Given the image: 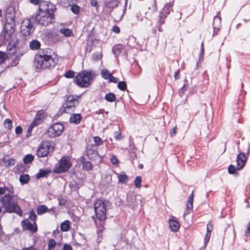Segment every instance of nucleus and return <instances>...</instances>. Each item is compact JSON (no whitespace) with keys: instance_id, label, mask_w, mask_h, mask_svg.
I'll use <instances>...</instances> for the list:
<instances>
[{"instance_id":"1","label":"nucleus","mask_w":250,"mask_h":250,"mask_svg":"<svg viewBox=\"0 0 250 250\" xmlns=\"http://www.w3.org/2000/svg\"><path fill=\"white\" fill-rule=\"evenodd\" d=\"M47 8L42 10L39 7V13L34 17V20L38 24L47 26L52 23L54 19V13L56 10V6L51 2L47 3Z\"/></svg>"},{"instance_id":"2","label":"nucleus","mask_w":250,"mask_h":250,"mask_svg":"<svg viewBox=\"0 0 250 250\" xmlns=\"http://www.w3.org/2000/svg\"><path fill=\"white\" fill-rule=\"evenodd\" d=\"M0 202L2 204V207L5 209V212L16 213L21 216L22 215V210L14 196L6 194L0 198Z\"/></svg>"},{"instance_id":"3","label":"nucleus","mask_w":250,"mask_h":250,"mask_svg":"<svg viewBox=\"0 0 250 250\" xmlns=\"http://www.w3.org/2000/svg\"><path fill=\"white\" fill-rule=\"evenodd\" d=\"M56 64L55 60L50 56L40 52L35 56L34 65L37 68H47L54 67Z\"/></svg>"},{"instance_id":"4","label":"nucleus","mask_w":250,"mask_h":250,"mask_svg":"<svg viewBox=\"0 0 250 250\" xmlns=\"http://www.w3.org/2000/svg\"><path fill=\"white\" fill-rule=\"evenodd\" d=\"M93 77V75L90 72L83 70L77 74L74 80L79 86L87 87L92 83Z\"/></svg>"},{"instance_id":"5","label":"nucleus","mask_w":250,"mask_h":250,"mask_svg":"<svg viewBox=\"0 0 250 250\" xmlns=\"http://www.w3.org/2000/svg\"><path fill=\"white\" fill-rule=\"evenodd\" d=\"M107 203L101 200H97L94 204V210L97 218L100 221L106 219V206Z\"/></svg>"},{"instance_id":"6","label":"nucleus","mask_w":250,"mask_h":250,"mask_svg":"<svg viewBox=\"0 0 250 250\" xmlns=\"http://www.w3.org/2000/svg\"><path fill=\"white\" fill-rule=\"evenodd\" d=\"M53 144L51 142L45 141L40 145L37 151V155L39 157H45L49 153L53 151Z\"/></svg>"},{"instance_id":"7","label":"nucleus","mask_w":250,"mask_h":250,"mask_svg":"<svg viewBox=\"0 0 250 250\" xmlns=\"http://www.w3.org/2000/svg\"><path fill=\"white\" fill-rule=\"evenodd\" d=\"M34 18L26 19L23 20L21 25V32L24 36L31 35L34 31L32 24Z\"/></svg>"},{"instance_id":"8","label":"nucleus","mask_w":250,"mask_h":250,"mask_svg":"<svg viewBox=\"0 0 250 250\" xmlns=\"http://www.w3.org/2000/svg\"><path fill=\"white\" fill-rule=\"evenodd\" d=\"M15 24L6 23L2 33V37L3 40L9 41L12 39H16L14 37V33L15 31Z\"/></svg>"},{"instance_id":"9","label":"nucleus","mask_w":250,"mask_h":250,"mask_svg":"<svg viewBox=\"0 0 250 250\" xmlns=\"http://www.w3.org/2000/svg\"><path fill=\"white\" fill-rule=\"evenodd\" d=\"M63 126L61 123H55L49 127L47 134L49 137L55 138L60 136L62 132Z\"/></svg>"},{"instance_id":"10","label":"nucleus","mask_w":250,"mask_h":250,"mask_svg":"<svg viewBox=\"0 0 250 250\" xmlns=\"http://www.w3.org/2000/svg\"><path fill=\"white\" fill-rule=\"evenodd\" d=\"M71 166L69 158L62 157L56 165L55 171L58 173L65 171L70 167Z\"/></svg>"},{"instance_id":"11","label":"nucleus","mask_w":250,"mask_h":250,"mask_svg":"<svg viewBox=\"0 0 250 250\" xmlns=\"http://www.w3.org/2000/svg\"><path fill=\"white\" fill-rule=\"evenodd\" d=\"M137 196H139L133 192H129L126 196V204L131 208H134L136 207L138 202L137 201Z\"/></svg>"},{"instance_id":"12","label":"nucleus","mask_w":250,"mask_h":250,"mask_svg":"<svg viewBox=\"0 0 250 250\" xmlns=\"http://www.w3.org/2000/svg\"><path fill=\"white\" fill-rule=\"evenodd\" d=\"M78 104L77 99H74L72 96H69L67 98L64 107V111L66 113H69L74 110L75 107Z\"/></svg>"},{"instance_id":"13","label":"nucleus","mask_w":250,"mask_h":250,"mask_svg":"<svg viewBox=\"0 0 250 250\" xmlns=\"http://www.w3.org/2000/svg\"><path fill=\"white\" fill-rule=\"evenodd\" d=\"M5 17L6 22L15 24L16 11L13 6L8 7L6 10Z\"/></svg>"},{"instance_id":"14","label":"nucleus","mask_w":250,"mask_h":250,"mask_svg":"<svg viewBox=\"0 0 250 250\" xmlns=\"http://www.w3.org/2000/svg\"><path fill=\"white\" fill-rule=\"evenodd\" d=\"M172 5L173 3L170 2L166 4L164 8L160 11L159 20V23L160 25H162L164 23V20L169 14V9L172 7Z\"/></svg>"},{"instance_id":"15","label":"nucleus","mask_w":250,"mask_h":250,"mask_svg":"<svg viewBox=\"0 0 250 250\" xmlns=\"http://www.w3.org/2000/svg\"><path fill=\"white\" fill-rule=\"evenodd\" d=\"M24 229H28L32 233H35L37 230V227L35 222H31L29 219L23 220L21 222Z\"/></svg>"},{"instance_id":"16","label":"nucleus","mask_w":250,"mask_h":250,"mask_svg":"<svg viewBox=\"0 0 250 250\" xmlns=\"http://www.w3.org/2000/svg\"><path fill=\"white\" fill-rule=\"evenodd\" d=\"M246 161L245 154L243 152H240L237 156V169H241L245 165Z\"/></svg>"},{"instance_id":"17","label":"nucleus","mask_w":250,"mask_h":250,"mask_svg":"<svg viewBox=\"0 0 250 250\" xmlns=\"http://www.w3.org/2000/svg\"><path fill=\"white\" fill-rule=\"evenodd\" d=\"M193 191L192 192L191 194L188 197V200L186 205V210L184 213L183 216L185 217L186 215L189 213V211L193 208Z\"/></svg>"},{"instance_id":"18","label":"nucleus","mask_w":250,"mask_h":250,"mask_svg":"<svg viewBox=\"0 0 250 250\" xmlns=\"http://www.w3.org/2000/svg\"><path fill=\"white\" fill-rule=\"evenodd\" d=\"M9 41V42L7 46V50L9 51L10 54H14L16 52V48L18 40L17 39H15Z\"/></svg>"},{"instance_id":"19","label":"nucleus","mask_w":250,"mask_h":250,"mask_svg":"<svg viewBox=\"0 0 250 250\" xmlns=\"http://www.w3.org/2000/svg\"><path fill=\"white\" fill-rule=\"evenodd\" d=\"M221 18L219 16H216L214 17L213 21V27L214 29L213 35L216 34L220 29L221 26Z\"/></svg>"},{"instance_id":"20","label":"nucleus","mask_w":250,"mask_h":250,"mask_svg":"<svg viewBox=\"0 0 250 250\" xmlns=\"http://www.w3.org/2000/svg\"><path fill=\"white\" fill-rule=\"evenodd\" d=\"M44 112L43 111H39L32 123L37 126L40 125L43 120Z\"/></svg>"},{"instance_id":"21","label":"nucleus","mask_w":250,"mask_h":250,"mask_svg":"<svg viewBox=\"0 0 250 250\" xmlns=\"http://www.w3.org/2000/svg\"><path fill=\"white\" fill-rule=\"evenodd\" d=\"M169 226L170 229L174 232L177 231L180 227L178 222L173 219H171L169 220Z\"/></svg>"},{"instance_id":"22","label":"nucleus","mask_w":250,"mask_h":250,"mask_svg":"<svg viewBox=\"0 0 250 250\" xmlns=\"http://www.w3.org/2000/svg\"><path fill=\"white\" fill-rule=\"evenodd\" d=\"M82 116L80 114H74L70 116V122L76 125L80 123Z\"/></svg>"},{"instance_id":"23","label":"nucleus","mask_w":250,"mask_h":250,"mask_svg":"<svg viewBox=\"0 0 250 250\" xmlns=\"http://www.w3.org/2000/svg\"><path fill=\"white\" fill-rule=\"evenodd\" d=\"M29 46L32 50H36L40 48V42L37 40H34L29 43Z\"/></svg>"},{"instance_id":"24","label":"nucleus","mask_w":250,"mask_h":250,"mask_svg":"<svg viewBox=\"0 0 250 250\" xmlns=\"http://www.w3.org/2000/svg\"><path fill=\"white\" fill-rule=\"evenodd\" d=\"M87 156L91 160H94L98 158V154L96 150L89 149L87 150Z\"/></svg>"},{"instance_id":"25","label":"nucleus","mask_w":250,"mask_h":250,"mask_svg":"<svg viewBox=\"0 0 250 250\" xmlns=\"http://www.w3.org/2000/svg\"><path fill=\"white\" fill-rule=\"evenodd\" d=\"M2 161L6 167H10L15 165V160L13 158L4 157L3 158Z\"/></svg>"},{"instance_id":"26","label":"nucleus","mask_w":250,"mask_h":250,"mask_svg":"<svg viewBox=\"0 0 250 250\" xmlns=\"http://www.w3.org/2000/svg\"><path fill=\"white\" fill-rule=\"evenodd\" d=\"M37 211L38 214L41 215L50 211V210L45 205H41L38 207Z\"/></svg>"},{"instance_id":"27","label":"nucleus","mask_w":250,"mask_h":250,"mask_svg":"<svg viewBox=\"0 0 250 250\" xmlns=\"http://www.w3.org/2000/svg\"><path fill=\"white\" fill-rule=\"evenodd\" d=\"M118 4V0H106V5L107 7L110 8H114L117 7Z\"/></svg>"},{"instance_id":"28","label":"nucleus","mask_w":250,"mask_h":250,"mask_svg":"<svg viewBox=\"0 0 250 250\" xmlns=\"http://www.w3.org/2000/svg\"><path fill=\"white\" fill-rule=\"evenodd\" d=\"M70 228V222L66 220L61 224V229L62 231H67Z\"/></svg>"},{"instance_id":"29","label":"nucleus","mask_w":250,"mask_h":250,"mask_svg":"<svg viewBox=\"0 0 250 250\" xmlns=\"http://www.w3.org/2000/svg\"><path fill=\"white\" fill-rule=\"evenodd\" d=\"M118 179L119 182L122 184H125L128 181V177L124 173L119 174Z\"/></svg>"},{"instance_id":"30","label":"nucleus","mask_w":250,"mask_h":250,"mask_svg":"<svg viewBox=\"0 0 250 250\" xmlns=\"http://www.w3.org/2000/svg\"><path fill=\"white\" fill-rule=\"evenodd\" d=\"M29 176L28 174H22L20 177V181L22 184H25L28 182Z\"/></svg>"},{"instance_id":"31","label":"nucleus","mask_w":250,"mask_h":250,"mask_svg":"<svg viewBox=\"0 0 250 250\" xmlns=\"http://www.w3.org/2000/svg\"><path fill=\"white\" fill-rule=\"evenodd\" d=\"M60 32L66 37H70L73 35L71 30L68 28H63L60 30Z\"/></svg>"},{"instance_id":"32","label":"nucleus","mask_w":250,"mask_h":250,"mask_svg":"<svg viewBox=\"0 0 250 250\" xmlns=\"http://www.w3.org/2000/svg\"><path fill=\"white\" fill-rule=\"evenodd\" d=\"M116 97L115 95L112 93H110L108 94H106L105 96V99L109 102H113L115 100Z\"/></svg>"},{"instance_id":"33","label":"nucleus","mask_w":250,"mask_h":250,"mask_svg":"<svg viewBox=\"0 0 250 250\" xmlns=\"http://www.w3.org/2000/svg\"><path fill=\"white\" fill-rule=\"evenodd\" d=\"M111 74L106 69H104L101 72V76L104 79L108 80Z\"/></svg>"},{"instance_id":"34","label":"nucleus","mask_w":250,"mask_h":250,"mask_svg":"<svg viewBox=\"0 0 250 250\" xmlns=\"http://www.w3.org/2000/svg\"><path fill=\"white\" fill-rule=\"evenodd\" d=\"M33 159L34 156L33 155L27 154L23 158V162L25 164H28L33 161Z\"/></svg>"},{"instance_id":"35","label":"nucleus","mask_w":250,"mask_h":250,"mask_svg":"<svg viewBox=\"0 0 250 250\" xmlns=\"http://www.w3.org/2000/svg\"><path fill=\"white\" fill-rule=\"evenodd\" d=\"M49 172V171L47 170H40V171L36 174V176L38 178L43 177L45 176Z\"/></svg>"},{"instance_id":"36","label":"nucleus","mask_w":250,"mask_h":250,"mask_svg":"<svg viewBox=\"0 0 250 250\" xmlns=\"http://www.w3.org/2000/svg\"><path fill=\"white\" fill-rule=\"evenodd\" d=\"M102 57V52L97 51L92 54V58L94 61H98L101 59Z\"/></svg>"},{"instance_id":"37","label":"nucleus","mask_w":250,"mask_h":250,"mask_svg":"<svg viewBox=\"0 0 250 250\" xmlns=\"http://www.w3.org/2000/svg\"><path fill=\"white\" fill-rule=\"evenodd\" d=\"M5 128L10 129L12 126V121L9 119L5 120L3 123Z\"/></svg>"},{"instance_id":"38","label":"nucleus","mask_w":250,"mask_h":250,"mask_svg":"<svg viewBox=\"0 0 250 250\" xmlns=\"http://www.w3.org/2000/svg\"><path fill=\"white\" fill-rule=\"evenodd\" d=\"M142 178L141 177L139 176H137L135 179L134 184L137 188H139L141 186Z\"/></svg>"},{"instance_id":"39","label":"nucleus","mask_w":250,"mask_h":250,"mask_svg":"<svg viewBox=\"0 0 250 250\" xmlns=\"http://www.w3.org/2000/svg\"><path fill=\"white\" fill-rule=\"evenodd\" d=\"M83 168L86 170H90L92 169V165L90 162H84L83 165Z\"/></svg>"},{"instance_id":"40","label":"nucleus","mask_w":250,"mask_h":250,"mask_svg":"<svg viewBox=\"0 0 250 250\" xmlns=\"http://www.w3.org/2000/svg\"><path fill=\"white\" fill-rule=\"evenodd\" d=\"M56 245V243L54 239L49 240L48 244V250H51L54 249Z\"/></svg>"},{"instance_id":"41","label":"nucleus","mask_w":250,"mask_h":250,"mask_svg":"<svg viewBox=\"0 0 250 250\" xmlns=\"http://www.w3.org/2000/svg\"><path fill=\"white\" fill-rule=\"evenodd\" d=\"M118 87L122 91L126 89V84L125 82H120L118 84Z\"/></svg>"},{"instance_id":"42","label":"nucleus","mask_w":250,"mask_h":250,"mask_svg":"<svg viewBox=\"0 0 250 250\" xmlns=\"http://www.w3.org/2000/svg\"><path fill=\"white\" fill-rule=\"evenodd\" d=\"M75 75V73L72 70H69L65 72L64 76L66 78H72Z\"/></svg>"},{"instance_id":"43","label":"nucleus","mask_w":250,"mask_h":250,"mask_svg":"<svg viewBox=\"0 0 250 250\" xmlns=\"http://www.w3.org/2000/svg\"><path fill=\"white\" fill-rule=\"evenodd\" d=\"M210 235H211V232H209L208 231H207V232H206V234L205 235V240H204L205 247H206L207 244L208 243L209 238H210Z\"/></svg>"},{"instance_id":"44","label":"nucleus","mask_w":250,"mask_h":250,"mask_svg":"<svg viewBox=\"0 0 250 250\" xmlns=\"http://www.w3.org/2000/svg\"><path fill=\"white\" fill-rule=\"evenodd\" d=\"M71 10L73 13L77 14L79 13L80 7L77 5H72L71 6Z\"/></svg>"},{"instance_id":"45","label":"nucleus","mask_w":250,"mask_h":250,"mask_svg":"<svg viewBox=\"0 0 250 250\" xmlns=\"http://www.w3.org/2000/svg\"><path fill=\"white\" fill-rule=\"evenodd\" d=\"M114 137L117 140H121L123 139V137L122 135V133L120 131H116L114 132Z\"/></svg>"},{"instance_id":"46","label":"nucleus","mask_w":250,"mask_h":250,"mask_svg":"<svg viewBox=\"0 0 250 250\" xmlns=\"http://www.w3.org/2000/svg\"><path fill=\"white\" fill-rule=\"evenodd\" d=\"M94 141L96 146H100L103 143V140L99 137H95Z\"/></svg>"},{"instance_id":"47","label":"nucleus","mask_w":250,"mask_h":250,"mask_svg":"<svg viewBox=\"0 0 250 250\" xmlns=\"http://www.w3.org/2000/svg\"><path fill=\"white\" fill-rule=\"evenodd\" d=\"M95 224H96V226H97V231L98 232L102 231V230L104 229V226L103 223L100 222L99 225V226H98V223H97V221H95Z\"/></svg>"},{"instance_id":"48","label":"nucleus","mask_w":250,"mask_h":250,"mask_svg":"<svg viewBox=\"0 0 250 250\" xmlns=\"http://www.w3.org/2000/svg\"><path fill=\"white\" fill-rule=\"evenodd\" d=\"M110 160L111 163L113 165H117L118 163V160L117 158L113 155H110Z\"/></svg>"},{"instance_id":"49","label":"nucleus","mask_w":250,"mask_h":250,"mask_svg":"<svg viewBox=\"0 0 250 250\" xmlns=\"http://www.w3.org/2000/svg\"><path fill=\"white\" fill-rule=\"evenodd\" d=\"M7 55L5 53L0 52V63L3 62L6 59Z\"/></svg>"},{"instance_id":"50","label":"nucleus","mask_w":250,"mask_h":250,"mask_svg":"<svg viewBox=\"0 0 250 250\" xmlns=\"http://www.w3.org/2000/svg\"><path fill=\"white\" fill-rule=\"evenodd\" d=\"M36 217H37V216H36V214L33 211H30V214H29V219L32 221L34 222H35Z\"/></svg>"},{"instance_id":"51","label":"nucleus","mask_w":250,"mask_h":250,"mask_svg":"<svg viewBox=\"0 0 250 250\" xmlns=\"http://www.w3.org/2000/svg\"><path fill=\"white\" fill-rule=\"evenodd\" d=\"M236 167L233 165H230L228 167V172L230 174H234L235 172Z\"/></svg>"},{"instance_id":"52","label":"nucleus","mask_w":250,"mask_h":250,"mask_svg":"<svg viewBox=\"0 0 250 250\" xmlns=\"http://www.w3.org/2000/svg\"><path fill=\"white\" fill-rule=\"evenodd\" d=\"M176 126L171 128L169 131V135L171 137H173L176 134Z\"/></svg>"},{"instance_id":"53","label":"nucleus","mask_w":250,"mask_h":250,"mask_svg":"<svg viewBox=\"0 0 250 250\" xmlns=\"http://www.w3.org/2000/svg\"><path fill=\"white\" fill-rule=\"evenodd\" d=\"M58 201H59V205L60 206H62V205H65V202H66L65 199L62 196L59 197L58 198Z\"/></svg>"},{"instance_id":"54","label":"nucleus","mask_w":250,"mask_h":250,"mask_svg":"<svg viewBox=\"0 0 250 250\" xmlns=\"http://www.w3.org/2000/svg\"><path fill=\"white\" fill-rule=\"evenodd\" d=\"M148 8L149 9H151L153 12H155L157 11V3H156V0H153V5H152V7L151 8V7H149Z\"/></svg>"},{"instance_id":"55","label":"nucleus","mask_w":250,"mask_h":250,"mask_svg":"<svg viewBox=\"0 0 250 250\" xmlns=\"http://www.w3.org/2000/svg\"><path fill=\"white\" fill-rule=\"evenodd\" d=\"M108 80L110 82L117 83L118 82V79L117 78H115L114 76H113L111 74Z\"/></svg>"},{"instance_id":"56","label":"nucleus","mask_w":250,"mask_h":250,"mask_svg":"<svg viewBox=\"0 0 250 250\" xmlns=\"http://www.w3.org/2000/svg\"><path fill=\"white\" fill-rule=\"evenodd\" d=\"M4 188H5V192L6 191H7L10 193H13L14 191L13 188L11 186H8V187H4Z\"/></svg>"},{"instance_id":"57","label":"nucleus","mask_w":250,"mask_h":250,"mask_svg":"<svg viewBox=\"0 0 250 250\" xmlns=\"http://www.w3.org/2000/svg\"><path fill=\"white\" fill-rule=\"evenodd\" d=\"M29 1L31 3L34 5H38L42 2L43 0H29Z\"/></svg>"},{"instance_id":"58","label":"nucleus","mask_w":250,"mask_h":250,"mask_svg":"<svg viewBox=\"0 0 250 250\" xmlns=\"http://www.w3.org/2000/svg\"><path fill=\"white\" fill-rule=\"evenodd\" d=\"M62 250H73L72 247L68 244H64Z\"/></svg>"},{"instance_id":"59","label":"nucleus","mask_w":250,"mask_h":250,"mask_svg":"<svg viewBox=\"0 0 250 250\" xmlns=\"http://www.w3.org/2000/svg\"><path fill=\"white\" fill-rule=\"evenodd\" d=\"M22 129L21 127L20 126H18L16 127L15 132L17 134H20L22 132Z\"/></svg>"},{"instance_id":"60","label":"nucleus","mask_w":250,"mask_h":250,"mask_svg":"<svg viewBox=\"0 0 250 250\" xmlns=\"http://www.w3.org/2000/svg\"><path fill=\"white\" fill-rule=\"evenodd\" d=\"M19 63V58H15L13 61V62L11 64L12 66H16Z\"/></svg>"},{"instance_id":"61","label":"nucleus","mask_w":250,"mask_h":250,"mask_svg":"<svg viewBox=\"0 0 250 250\" xmlns=\"http://www.w3.org/2000/svg\"><path fill=\"white\" fill-rule=\"evenodd\" d=\"M212 226L210 223H208L207 226V231H208L210 232H211L212 230Z\"/></svg>"},{"instance_id":"62","label":"nucleus","mask_w":250,"mask_h":250,"mask_svg":"<svg viewBox=\"0 0 250 250\" xmlns=\"http://www.w3.org/2000/svg\"><path fill=\"white\" fill-rule=\"evenodd\" d=\"M113 31L116 33H119L120 31V29L119 27L114 26L113 27Z\"/></svg>"},{"instance_id":"63","label":"nucleus","mask_w":250,"mask_h":250,"mask_svg":"<svg viewBox=\"0 0 250 250\" xmlns=\"http://www.w3.org/2000/svg\"><path fill=\"white\" fill-rule=\"evenodd\" d=\"M90 3L92 6L96 7L98 5V2L96 0H91Z\"/></svg>"},{"instance_id":"64","label":"nucleus","mask_w":250,"mask_h":250,"mask_svg":"<svg viewBox=\"0 0 250 250\" xmlns=\"http://www.w3.org/2000/svg\"><path fill=\"white\" fill-rule=\"evenodd\" d=\"M36 125H35L34 124H33L32 123L31 124V125H30V126H29L28 128V133L29 132H31L33 128L35 126H36Z\"/></svg>"}]
</instances>
